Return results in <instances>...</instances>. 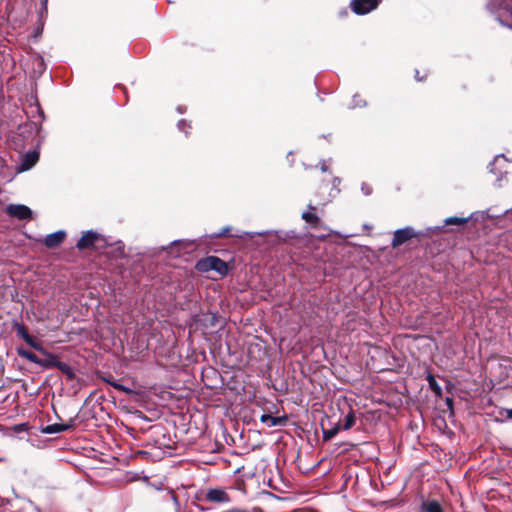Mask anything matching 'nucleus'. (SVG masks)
I'll use <instances>...</instances> for the list:
<instances>
[{
  "label": "nucleus",
  "mask_w": 512,
  "mask_h": 512,
  "mask_svg": "<svg viewBox=\"0 0 512 512\" xmlns=\"http://www.w3.org/2000/svg\"><path fill=\"white\" fill-rule=\"evenodd\" d=\"M418 233L415 232L411 227H405L403 229H398L394 232V236L392 239V246L394 248L404 244L406 241L417 237Z\"/></svg>",
  "instance_id": "7ed1b4c3"
},
{
  "label": "nucleus",
  "mask_w": 512,
  "mask_h": 512,
  "mask_svg": "<svg viewBox=\"0 0 512 512\" xmlns=\"http://www.w3.org/2000/svg\"><path fill=\"white\" fill-rule=\"evenodd\" d=\"M361 190L365 195H370L372 191L371 187H369L367 184H362Z\"/></svg>",
  "instance_id": "5701e85b"
},
{
  "label": "nucleus",
  "mask_w": 512,
  "mask_h": 512,
  "mask_svg": "<svg viewBox=\"0 0 512 512\" xmlns=\"http://www.w3.org/2000/svg\"><path fill=\"white\" fill-rule=\"evenodd\" d=\"M244 234H245V235H250V233H248V232H242V233H240V234H237L236 236H237V237H243V235H244Z\"/></svg>",
  "instance_id": "c85d7f7f"
},
{
  "label": "nucleus",
  "mask_w": 512,
  "mask_h": 512,
  "mask_svg": "<svg viewBox=\"0 0 512 512\" xmlns=\"http://www.w3.org/2000/svg\"><path fill=\"white\" fill-rule=\"evenodd\" d=\"M418 75H419V71H416V79H417L418 81H421V80H422V78H419V77H418Z\"/></svg>",
  "instance_id": "7c9ffc66"
},
{
  "label": "nucleus",
  "mask_w": 512,
  "mask_h": 512,
  "mask_svg": "<svg viewBox=\"0 0 512 512\" xmlns=\"http://www.w3.org/2000/svg\"><path fill=\"white\" fill-rule=\"evenodd\" d=\"M428 379H429L430 387H431L434 391H436L437 393H440L441 388H440V386L436 383L435 379H434L431 375L428 377Z\"/></svg>",
  "instance_id": "412c9836"
},
{
  "label": "nucleus",
  "mask_w": 512,
  "mask_h": 512,
  "mask_svg": "<svg viewBox=\"0 0 512 512\" xmlns=\"http://www.w3.org/2000/svg\"><path fill=\"white\" fill-rule=\"evenodd\" d=\"M18 353L20 356L24 357L25 359L29 360L30 362L32 363H35L37 364V362H39V357H37L33 352L31 351H28V350H24V349H19L18 350Z\"/></svg>",
  "instance_id": "ddd939ff"
},
{
  "label": "nucleus",
  "mask_w": 512,
  "mask_h": 512,
  "mask_svg": "<svg viewBox=\"0 0 512 512\" xmlns=\"http://www.w3.org/2000/svg\"><path fill=\"white\" fill-rule=\"evenodd\" d=\"M185 124H186V123H185V121H184V120L179 121V122H178V127H179V129H181V128H182V126H183V125H185Z\"/></svg>",
  "instance_id": "bb28decb"
},
{
  "label": "nucleus",
  "mask_w": 512,
  "mask_h": 512,
  "mask_svg": "<svg viewBox=\"0 0 512 512\" xmlns=\"http://www.w3.org/2000/svg\"><path fill=\"white\" fill-rule=\"evenodd\" d=\"M506 412H507V417H508V418H510V419H512V408H511V409L506 410Z\"/></svg>",
  "instance_id": "a878e982"
},
{
  "label": "nucleus",
  "mask_w": 512,
  "mask_h": 512,
  "mask_svg": "<svg viewBox=\"0 0 512 512\" xmlns=\"http://www.w3.org/2000/svg\"><path fill=\"white\" fill-rule=\"evenodd\" d=\"M355 423V415L354 413L351 411L349 412L346 416H345V419H344V423L343 425L341 426V428L343 430H349Z\"/></svg>",
  "instance_id": "dca6fc26"
},
{
  "label": "nucleus",
  "mask_w": 512,
  "mask_h": 512,
  "mask_svg": "<svg viewBox=\"0 0 512 512\" xmlns=\"http://www.w3.org/2000/svg\"><path fill=\"white\" fill-rule=\"evenodd\" d=\"M182 241H174L173 244H179L181 243Z\"/></svg>",
  "instance_id": "473e14b6"
},
{
  "label": "nucleus",
  "mask_w": 512,
  "mask_h": 512,
  "mask_svg": "<svg viewBox=\"0 0 512 512\" xmlns=\"http://www.w3.org/2000/svg\"><path fill=\"white\" fill-rule=\"evenodd\" d=\"M28 345H30L31 347H33L34 349L40 351V352H44V349L43 347L41 346V344L36 341L32 336H31V340L30 342H26Z\"/></svg>",
  "instance_id": "6ab92c4d"
},
{
  "label": "nucleus",
  "mask_w": 512,
  "mask_h": 512,
  "mask_svg": "<svg viewBox=\"0 0 512 512\" xmlns=\"http://www.w3.org/2000/svg\"><path fill=\"white\" fill-rule=\"evenodd\" d=\"M55 367L61 370L62 372L70 373V367L63 362L57 360Z\"/></svg>",
  "instance_id": "aec40b11"
},
{
  "label": "nucleus",
  "mask_w": 512,
  "mask_h": 512,
  "mask_svg": "<svg viewBox=\"0 0 512 512\" xmlns=\"http://www.w3.org/2000/svg\"><path fill=\"white\" fill-rule=\"evenodd\" d=\"M206 499L210 502L214 503H228L230 502V497L227 492L220 488L210 489L206 493Z\"/></svg>",
  "instance_id": "39448f33"
},
{
  "label": "nucleus",
  "mask_w": 512,
  "mask_h": 512,
  "mask_svg": "<svg viewBox=\"0 0 512 512\" xmlns=\"http://www.w3.org/2000/svg\"><path fill=\"white\" fill-rule=\"evenodd\" d=\"M340 427L337 426L333 429H330V430H327V431H324V439L325 440H330L332 439L339 431Z\"/></svg>",
  "instance_id": "f3484780"
},
{
  "label": "nucleus",
  "mask_w": 512,
  "mask_h": 512,
  "mask_svg": "<svg viewBox=\"0 0 512 512\" xmlns=\"http://www.w3.org/2000/svg\"><path fill=\"white\" fill-rule=\"evenodd\" d=\"M65 236H66V233L64 231L60 230V231H57V232L47 235L44 243L48 248H55V247H58L62 243Z\"/></svg>",
  "instance_id": "6e6552de"
},
{
  "label": "nucleus",
  "mask_w": 512,
  "mask_h": 512,
  "mask_svg": "<svg viewBox=\"0 0 512 512\" xmlns=\"http://www.w3.org/2000/svg\"><path fill=\"white\" fill-rule=\"evenodd\" d=\"M196 268L200 272L216 271L225 275L228 271L227 264L218 257L210 256L197 262Z\"/></svg>",
  "instance_id": "f257e3e1"
},
{
  "label": "nucleus",
  "mask_w": 512,
  "mask_h": 512,
  "mask_svg": "<svg viewBox=\"0 0 512 512\" xmlns=\"http://www.w3.org/2000/svg\"><path fill=\"white\" fill-rule=\"evenodd\" d=\"M321 169H322L323 172H326L327 169H326L325 164L322 165Z\"/></svg>",
  "instance_id": "2f4dec72"
},
{
  "label": "nucleus",
  "mask_w": 512,
  "mask_h": 512,
  "mask_svg": "<svg viewBox=\"0 0 512 512\" xmlns=\"http://www.w3.org/2000/svg\"><path fill=\"white\" fill-rule=\"evenodd\" d=\"M353 102H354L353 107L365 106V102L363 100H361L358 95L354 96Z\"/></svg>",
  "instance_id": "4be33fe9"
},
{
  "label": "nucleus",
  "mask_w": 512,
  "mask_h": 512,
  "mask_svg": "<svg viewBox=\"0 0 512 512\" xmlns=\"http://www.w3.org/2000/svg\"><path fill=\"white\" fill-rule=\"evenodd\" d=\"M379 4V0H353L351 8L354 13L364 15L374 10Z\"/></svg>",
  "instance_id": "f03ea898"
},
{
  "label": "nucleus",
  "mask_w": 512,
  "mask_h": 512,
  "mask_svg": "<svg viewBox=\"0 0 512 512\" xmlns=\"http://www.w3.org/2000/svg\"><path fill=\"white\" fill-rule=\"evenodd\" d=\"M111 385H112V386H114V387H115L116 389H118V390H121V391H127V389H126L124 386H122L121 384H118V383H114V382H113V383H111Z\"/></svg>",
  "instance_id": "b1692460"
},
{
  "label": "nucleus",
  "mask_w": 512,
  "mask_h": 512,
  "mask_svg": "<svg viewBox=\"0 0 512 512\" xmlns=\"http://www.w3.org/2000/svg\"><path fill=\"white\" fill-rule=\"evenodd\" d=\"M260 421L265 424L267 427H276V426H282L286 422L285 417H274L268 414H263L260 417Z\"/></svg>",
  "instance_id": "1a4fd4ad"
},
{
  "label": "nucleus",
  "mask_w": 512,
  "mask_h": 512,
  "mask_svg": "<svg viewBox=\"0 0 512 512\" xmlns=\"http://www.w3.org/2000/svg\"><path fill=\"white\" fill-rule=\"evenodd\" d=\"M422 512H444L440 503L436 500H426L421 505Z\"/></svg>",
  "instance_id": "9d476101"
},
{
  "label": "nucleus",
  "mask_w": 512,
  "mask_h": 512,
  "mask_svg": "<svg viewBox=\"0 0 512 512\" xmlns=\"http://www.w3.org/2000/svg\"><path fill=\"white\" fill-rule=\"evenodd\" d=\"M98 239L99 234L92 231H87L81 236L76 246L78 249H86L92 247Z\"/></svg>",
  "instance_id": "423d86ee"
},
{
  "label": "nucleus",
  "mask_w": 512,
  "mask_h": 512,
  "mask_svg": "<svg viewBox=\"0 0 512 512\" xmlns=\"http://www.w3.org/2000/svg\"><path fill=\"white\" fill-rule=\"evenodd\" d=\"M17 333L24 339L25 342H30L31 335L27 333L24 327H19Z\"/></svg>",
  "instance_id": "a211bd4d"
},
{
  "label": "nucleus",
  "mask_w": 512,
  "mask_h": 512,
  "mask_svg": "<svg viewBox=\"0 0 512 512\" xmlns=\"http://www.w3.org/2000/svg\"><path fill=\"white\" fill-rule=\"evenodd\" d=\"M302 219H304L306 222L310 223L313 226H316L319 223V217L310 211L303 212Z\"/></svg>",
  "instance_id": "4468645a"
},
{
  "label": "nucleus",
  "mask_w": 512,
  "mask_h": 512,
  "mask_svg": "<svg viewBox=\"0 0 512 512\" xmlns=\"http://www.w3.org/2000/svg\"><path fill=\"white\" fill-rule=\"evenodd\" d=\"M229 230H230V228H229V227H225V228H223V229H222V231H221V232H219V233L217 234V236H224V235H226V234L228 233V231H229Z\"/></svg>",
  "instance_id": "393cba45"
},
{
  "label": "nucleus",
  "mask_w": 512,
  "mask_h": 512,
  "mask_svg": "<svg viewBox=\"0 0 512 512\" xmlns=\"http://www.w3.org/2000/svg\"><path fill=\"white\" fill-rule=\"evenodd\" d=\"M469 218L463 217H449L444 220L445 225H464L467 223Z\"/></svg>",
  "instance_id": "2eb2a0df"
},
{
  "label": "nucleus",
  "mask_w": 512,
  "mask_h": 512,
  "mask_svg": "<svg viewBox=\"0 0 512 512\" xmlns=\"http://www.w3.org/2000/svg\"><path fill=\"white\" fill-rule=\"evenodd\" d=\"M42 353L45 355V358H43V359L39 358V362H37V364L43 368L55 367L57 358L54 355L46 352L45 350Z\"/></svg>",
  "instance_id": "f8f14e48"
},
{
  "label": "nucleus",
  "mask_w": 512,
  "mask_h": 512,
  "mask_svg": "<svg viewBox=\"0 0 512 512\" xmlns=\"http://www.w3.org/2000/svg\"><path fill=\"white\" fill-rule=\"evenodd\" d=\"M6 212L20 220L29 219L32 215L31 209L22 204H10L6 207Z\"/></svg>",
  "instance_id": "20e7f679"
},
{
  "label": "nucleus",
  "mask_w": 512,
  "mask_h": 512,
  "mask_svg": "<svg viewBox=\"0 0 512 512\" xmlns=\"http://www.w3.org/2000/svg\"><path fill=\"white\" fill-rule=\"evenodd\" d=\"M308 208H309L310 210H315V209H316V207H315V206H313V205H311V204H309V205H308Z\"/></svg>",
  "instance_id": "c756f323"
},
{
  "label": "nucleus",
  "mask_w": 512,
  "mask_h": 512,
  "mask_svg": "<svg viewBox=\"0 0 512 512\" xmlns=\"http://www.w3.org/2000/svg\"><path fill=\"white\" fill-rule=\"evenodd\" d=\"M39 154L36 151L26 153L20 164V171H26L31 169L38 161Z\"/></svg>",
  "instance_id": "0eeeda50"
},
{
  "label": "nucleus",
  "mask_w": 512,
  "mask_h": 512,
  "mask_svg": "<svg viewBox=\"0 0 512 512\" xmlns=\"http://www.w3.org/2000/svg\"><path fill=\"white\" fill-rule=\"evenodd\" d=\"M72 425L71 424H51L47 425L42 429V432L45 434H55V433H61L66 430H68Z\"/></svg>",
  "instance_id": "9b49d317"
},
{
  "label": "nucleus",
  "mask_w": 512,
  "mask_h": 512,
  "mask_svg": "<svg viewBox=\"0 0 512 512\" xmlns=\"http://www.w3.org/2000/svg\"><path fill=\"white\" fill-rule=\"evenodd\" d=\"M340 183V179L339 178H335L334 179V187H336L338 184Z\"/></svg>",
  "instance_id": "cd10ccee"
}]
</instances>
